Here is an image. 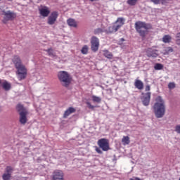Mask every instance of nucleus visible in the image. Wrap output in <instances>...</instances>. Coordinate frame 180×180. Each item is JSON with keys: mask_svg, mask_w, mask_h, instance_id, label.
<instances>
[{"mask_svg": "<svg viewBox=\"0 0 180 180\" xmlns=\"http://www.w3.org/2000/svg\"><path fill=\"white\" fill-rule=\"evenodd\" d=\"M135 29L141 37H146L148 31L153 29V26H151V24L146 23L143 21H136L135 22Z\"/></svg>", "mask_w": 180, "mask_h": 180, "instance_id": "obj_3", "label": "nucleus"}, {"mask_svg": "<svg viewBox=\"0 0 180 180\" xmlns=\"http://www.w3.org/2000/svg\"><path fill=\"white\" fill-rule=\"evenodd\" d=\"M39 15L43 16V18H47L50 15V8L46 6H41V8H39Z\"/></svg>", "mask_w": 180, "mask_h": 180, "instance_id": "obj_12", "label": "nucleus"}, {"mask_svg": "<svg viewBox=\"0 0 180 180\" xmlns=\"http://www.w3.org/2000/svg\"><path fill=\"white\" fill-rule=\"evenodd\" d=\"M103 56H104L105 58H108L109 60H112V58H113V54L108 50L105 49L103 51Z\"/></svg>", "mask_w": 180, "mask_h": 180, "instance_id": "obj_19", "label": "nucleus"}, {"mask_svg": "<svg viewBox=\"0 0 180 180\" xmlns=\"http://www.w3.org/2000/svg\"><path fill=\"white\" fill-rule=\"evenodd\" d=\"M158 51V50L157 49H148L147 51V56L148 57H158V53H157Z\"/></svg>", "mask_w": 180, "mask_h": 180, "instance_id": "obj_15", "label": "nucleus"}, {"mask_svg": "<svg viewBox=\"0 0 180 180\" xmlns=\"http://www.w3.org/2000/svg\"><path fill=\"white\" fill-rule=\"evenodd\" d=\"M137 2H139V0H127V4L129 5V6H135V5H137Z\"/></svg>", "mask_w": 180, "mask_h": 180, "instance_id": "obj_25", "label": "nucleus"}, {"mask_svg": "<svg viewBox=\"0 0 180 180\" xmlns=\"http://www.w3.org/2000/svg\"><path fill=\"white\" fill-rule=\"evenodd\" d=\"M141 99L143 106H148L150 101H151V92L143 94Z\"/></svg>", "mask_w": 180, "mask_h": 180, "instance_id": "obj_9", "label": "nucleus"}, {"mask_svg": "<svg viewBox=\"0 0 180 180\" xmlns=\"http://www.w3.org/2000/svg\"><path fill=\"white\" fill-rule=\"evenodd\" d=\"M91 98H92L93 102L101 103V102L102 101V98H101V97H98L96 96H92Z\"/></svg>", "mask_w": 180, "mask_h": 180, "instance_id": "obj_27", "label": "nucleus"}, {"mask_svg": "<svg viewBox=\"0 0 180 180\" xmlns=\"http://www.w3.org/2000/svg\"><path fill=\"white\" fill-rule=\"evenodd\" d=\"M134 86L137 89H139V91H141L144 89V83H143L142 81L140 79H136L134 82Z\"/></svg>", "mask_w": 180, "mask_h": 180, "instance_id": "obj_16", "label": "nucleus"}, {"mask_svg": "<svg viewBox=\"0 0 180 180\" xmlns=\"http://www.w3.org/2000/svg\"><path fill=\"white\" fill-rule=\"evenodd\" d=\"M8 1H12L13 0H8Z\"/></svg>", "mask_w": 180, "mask_h": 180, "instance_id": "obj_43", "label": "nucleus"}, {"mask_svg": "<svg viewBox=\"0 0 180 180\" xmlns=\"http://www.w3.org/2000/svg\"><path fill=\"white\" fill-rule=\"evenodd\" d=\"M154 68L155 70H162V68H164V65H162V64L160 63H157L155 65Z\"/></svg>", "mask_w": 180, "mask_h": 180, "instance_id": "obj_31", "label": "nucleus"}, {"mask_svg": "<svg viewBox=\"0 0 180 180\" xmlns=\"http://www.w3.org/2000/svg\"><path fill=\"white\" fill-rule=\"evenodd\" d=\"M75 112H77V110L73 108V107H70L68 109H67L64 114H63V118L64 119H67V117H68V116H70V115L72 114V113H75Z\"/></svg>", "mask_w": 180, "mask_h": 180, "instance_id": "obj_14", "label": "nucleus"}, {"mask_svg": "<svg viewBox=\"0 0 180 180\" xmlns=\"http://www.w3.org/2000/svg\"><path fill=\"white\" fill-rule=\"evenodd\" d=\"M88 50H89L88 45H84L81 49L82 54H84V55L88 54Z\"/></svg>", "mask_w": 180, "mask_h": 180, "instance_id": "obj_28", "label": "nucleus"}, {"mask_svg": "<svg viewBox=\"0 0 180 180\" xmlns=\"http://www.w3.org/2000/svg\"><path fill=\"white\" fill-rule=\"evenodd\" d=\"M129 180H142V179H140L139 177L134 176L132 178H130Z\"/></svg>", "mask_w": 180, "mask_h": 180, "instance_id": "obj_39", "label": "nucleus"}, {"mask_svg": "<svg viewBox=\"0 0 180 180\" xmlns=\"http://www.w3.org/2000/svg\"><path fill=\"white\" fill-rule=\"evenodd\" d=\"M120 40V41H124V38H121Z\"/></svg>", "mask_w": 180, "mask_h": 180, "instance_id": "obj_40", "label": "nucleus"}, {"mask_svg": "<svg viewBox=\"0 0 180 180\" xmlns=\"http://www.w3.org/2000/svg\"><path fill=\"white\" fill-rule=\"evenodd\" d=\"M52 180H64V172L63 170H54L52 174Z\"/></svg>", "mask_w": 180, "mask_h": 180, "instance_id": "obj_8", "label": "nucleus"}, {"mask_svg": "<svg viewBox=\"0 0 180 180\" xmlns=\"http://www.w3.org/2000/svg\"><path fill=\"white\" fill-rule=\"evenodd\" d=\"M150 2H153L155 5H165L169 2V0H150Z\"/></svg>", "mask_w": 180, "mask_h": 180, "instance_id": "obj_20", "label": "nucleus"}, {"mask_svg": "<svg viewBox=\"0 0 180 180\" xmlns=\"http://www.w3.org/2000/svg\"><path fill=\"white\" fill-rule=\"evenodd\" d=\"M0 84H2V80H1V79H0Z\"/></svg>", "mask_w": 180, "mask_h": 180, "instance_id": "obj_41", "label": "nucleus"}, {"mask_svg": "<svg viewBox=\"0 0 180 180\" xmlns=\"http://www.w3.org/2000/svg\"><path fill=\"white\" fill-rule=\"evenodd\" d=\"M12 172H13V167L7 166L6 172L2 175L3 180H10L12 178Z\"/></svg>", "mask_w": 180, "mask_h": 180, "instance_id": "obj_10", "label": "nucleus"}, {"mask_svg": "<svg viewBox=\"0 0 180 180\" xmlns=\"http://www.w3.org/2000/svg\"><path fill=\"white\" fill-rule=\"evenodd\" d=\"M58 78L62 85L65 88H68L72 82V77L67 71H60L58 72Z\"/></svg>", "mask_w": 180, "mask_h": 180, "instance_id": "obj_4", "label": "nucleus"}, {"mask_svg": "<svg viewBox=\"0 0 180 180\" xmlns=\"http://www.w3.org/2000/svg\"><path fill=\"white\" fill-rule=\"evenodd\" d=\"M91 2H94V1H95V0H90Z\"/></svg>", "mask_w": 180, "mask_h": 180, "instance_id": "obj_42", "label": "nucleus"}, {"mask_svg": "<svg viewBox=\"0 0 180 180\" xmlns=\"http://www.w3.org/2000/svg\"><path fill=\"white\" fill-rule=\"evenodd\" d=\"M171 40H172V37L170 35L166 34L162 37L163 43H171Z\"/></svg>", "mask_w": 180, "mask_h": 180, "instance_id": "obj_23", "label": "nucleus"}, {"mask_svg": "<svg viewBox=\"0 0 180 180\" xmlns=\"http://www.w3.org/2000/svg\"><path fill=\"white\" fill-rule=\"evenodd\" d=\"M57 18H58V12L53 11L51 13L50 16L48 18L47 23L48 25H54L57 21Z\"/></svg>", "mask_w": 180, "mask_h": 180, "instance_id": "obj_11", "label": "nucleus"}, {"mask_svg": "<svg viewBox=\"0 0 180 180\" xmlns=\"http://www.w3.org/2000/svg\"><path fill=\"white\" fill-rule=\"evenodd\" d=\"M20 123L21 124H25V123H27V112L24 111V112H20Z\"/></svg>", "mask_w": 180, "mask_h": 180, "instance_id": "obj_13", "label": "nucleus"}, {"mask_svg": "<svg viewBox=\"0 0 180 180\" xmlns=\"http://www.w3.org/2000/svg\"><path fill=\"white\" fill-rule=\"evenodd\" d=\"M67 23L68 26H70V27H77V26H78V25L77 24V21H75V20L72 18L68 19Z\"/></svg>", "mask_w": 180, "mask_h": 180, "instance_id": "obj_21", "label": "nucleus"}, {"mask_svg": "<svg viewBox=\"0 0 180 180\" xmlns=\"http://www.w3.org/2000/svg\"><path fill=\"white\" fill-rule=\"evenodd\" d=\"M176 44L177 46H180V32L176 34Z\"/></svg>", "mask_w": 180, "mask_h": 180, "instance_id": "obj_33", "label": "nucleus"}, {"mask_svg": "<svg viewBox=\"0 0 180 180\" xmlns=\"http://www.w3.org/2000/svg\"><path fill=\"white\" fill-rule=\"evenodd\" d=\"M126 20L123 18H118L115 22V26H118V29H120L123 25H124V22Z\"/></svg>", "mask_w": 180, "mask_h": 180, "instance_id": "obj_17", "label": "nucleus"}, {"mask_svg": "<svg viewBox=\"0 0 180 180\" xmlns=\"http://www.w3.org/2000/svg\"><path fill=\"white\" fill-rule=\"evenodd\" d=\"M16 109L18 110V112H19V114L22 112H27V110H26V108H25V107L23 106V105L19 103L16 106Z\"/></svg>", "mask_w": 180, "mask_h": 180, "instance_id": "obj_22", "label": "nucleus"}, {"mask_svg": "<svg viewBox=\"0 0 180 180\" xmlns=\"http://www.w3.org/2000/svg\"><path fill=\"white\" fill-rule=\"evenodd\" d=\"M4 18L2 22L6 25L9 20H13L16 18V13L11 12V11H3Z\"/></svg>", "mask_w": 180, "mask_h": 180, "instance_id": "obj_5", "label": "nucleus"}, {"mask_svg": "<svg viewBox=\"0 0 180 180\" xmlns=\"http://www.w3.org/2000/svg\"><path fill=\"white\" fill-rule=\"evenodd\" d=\"M175 131H176V133H178L179 134H180V125H176L175 127Z\"/></svg>", "mask_w": 180, "mask_h": 180, "instance_id": "obj_37", "label": "nucleus"}, {"mask_svg": "<svg viewBox=\"0 0 180 180\" xmlns=\"http://www.w3.org/2000/svg\"><path fill=\"white\" fill-rule=\"evenodd\" d=\"M122 142L124 144H130V138L129 136H123Z\"/></svg>", "mask_w": 180, "mask_h": 180, "instance_id": "obj_29", "label": "nucleus"}, {"mask_svg": "<svg viewBox=\"0 0 180 180\" xmlns=\"http://www.w3.org/2000/svg\"><path fill=\"white\" fill-rule=\"evenodd\" d=\"M119 30V26H116L114 23L112 26H110L107 30V33H116Z\"/></svg>", "mask_w": 180, "mask_h": 180, "instance_id": "obj_18", "label": "nucleus"}, {"mask_svg": "<svg viewBox=\"0 0 180 180\" xmlns=\"http://www.w3.org/2000/svg\"><path fill=\"white\" fill-rule=\"evenodd\" d=\"M169 53H174V49L171 46L167 47L164 51L165 55H168Z\"/></svg>", "mask_w": 180, "mask_h": 180, "instance_id": "obj_26", "label": "nucleus"}, {"mask_svg": "<svg viewBox=\"0 0 180 180\" xmlns=\"http://www.w3.org/2000/svg\"><path fill=\"white\" fill-rule=\"evenodd\" d=\"M155 115L158 119H160L165 115V102L162 97L158 96L156 98V103L154 105Z\"/></svg>", "mask_w": 180, "mask_h": 180, "instance_id": "obj_2", "label": "nucleus"}, {"mask_svg": "<svg viewBox=\"0 0 180 180\" xmlns=\"http://www.w3.org/2000/svg\"><path fill=\"white\" fill-rule=\"evenodd\" d=\"M103 32V30L102 28H97L94 30V34H101V33Z\"/></svg>", "mask_w": 180, "mask_h": 180, "instance_id": "obj_32", "label": "nucleus"}, {"mask_svg": "<svg viewBox=\"0 0 180 180\" xmlns=\"http://www.w3.org/2000/svg\"><path fill=\"white\" fill-rule=\"evenodd\" d=\"M97 144L103 151H109L110 147L109 146V140L103 138L97 141Z\"/></svg>", "mask_w": 180, "mask_h": 180, "instance_id": "obj_6", "label": "nucleus"}, {"mask_svg": "<svg viewBox=\"0 0 180 180\" xmlns=\"http://www.w3.org/2000/svg\"><path fill=\"white\" fill-rule=\"evenodd\" d=\"M2 86L6 91H9L11 88L10 83L6 81L2 83Z\"/></svg>", "mask_w": 180, "mask_h": 180, "instance_id": "obj_24", "label": "nucleus"}, {"mask_svg": "<svg viewBox=\"0 0 180 180\" xmlns=\"http://www.w3.org/2000/svg\"><path fill=\"white\" fill-rule=\"evenodd\" d=\"M86 104L87 105L89 109H92V110L95 109V106L92 105V104H91L89 101H87Z\"/></svg>", "mask_w": 180, "mask_h": 180, "instance_id": "obj_35", "label": "nucleus"}, {"mask_svg": "<svg viewBox=\"0 0 180 180\" xmlns=\"http://www.w3.org/2000/svg\"><path fill=\"white\" fill-rule=\"evenodd\" d=\"M91 51L96 53L99 50V39L96 37H92L91 40Z\"/></svg>", "mask_w": 180, "mask_h": 180, "instance_id": "obj_7", "label": "nucleus"}, {"mask_svg": "<svg viewBox=\"0 0 180 180\" xmlns=\"http://www.w3.org/2000/svg\"><path fill=\"white\" fill-rule=\"evenodd\" d=\"M11 61L14 64L15 68L17 70L16 74L19 81L25 79L26 77H27V69L25 65H22L20 56H19V55H13Z\"/></svg>", "mask_w": 180, "mask_h": 180, "instance_id": "obj_1", "label": "nucleus"}, {"mask_svg": "<svg viewBox=\"0 0 180 180\" xmlns=\"http://www.w3.org/2000/svg\"><path fill=\"white\" fill-rule=\"evenodd\" d=\"M168 88L169 89H174V88H175V83L174 82L169 83Z\"/></svg>", "mask_w": 180, "mask_h": 180, "instance_id": "obj_34", "label": "nucleus"}, {"mask_svg": "<svg viewBox=\"0 0 180 180\" xmlns=\"http://www.w3.org/2000/svg\"><path fill=\"white\" fill-rule=\"evenodd\" d=\"M45 51H47L49 56H50L51 57H54V51L53 50V49H48L45 50Z\"/></svg>", "mask_w": 180, "mask_h": 180, "instance_id": "obj_30", "label": "nucleus"}, {"mask_svg": "<svg viewBox=\"0 0 180 180\" xmlns=\"http://www.w3.org/2000/svg\"><path fill=\"white\" fill-rule=\"evenodd\" d=\"M150 89H151V87L150 86V85L146 86V88H145L146 92H148V91H150Z\"/></svg>", "mask_w": 180, "mask_h": 180, "instance_id": "obj_38", "label": "nucleus"}, {"mask_svg": "<svg viewBox=\"0 0 180 180\" xmlns=\"http://www.w3.org/2000/svg\"><path fill=\"white\" fill-rule=\"evenodd\" d=\"M95 150H96V153H98V154H103V152H102L101 148H98V146L95 147Z\"/></svg>", "mask_w": 180, "mask_h": 180, "instance_id": "obj_36", "label": "nucleus"}]
</instances>
